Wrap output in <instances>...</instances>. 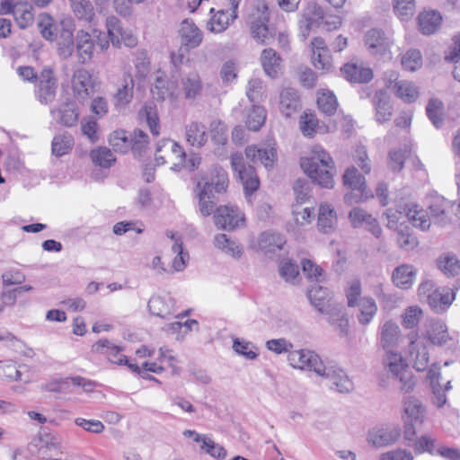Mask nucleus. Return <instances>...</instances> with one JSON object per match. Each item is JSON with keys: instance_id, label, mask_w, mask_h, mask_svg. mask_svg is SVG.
I'll list each match as a JSON object with an SVG mask.
<instances>
[{"instance_id": "a211bd4d", "label": "nucleus", "mask_w": 460, "mask_h": 460, "mask_svg": "<svg viewBox=\"0 0 460 460\" xmlns=\"http://www.w3.org/2000/svg\"><path fill=\"white\" fill-rule=\"evenodd\" d=\"M365 44L373 56H384L389 51L390 41L384 32L377 29L368 31L365 35Z\"/></svg>"}, {"instance_id": "864d4df0", "label": "nucleus", "mask_w": 460, "mask_h": 460, "mask_svg": "<svg viewBox=\"0 0 460 460\" xmlns=\"http://www.w3.org/2000/svg\"><path fill=\"white\" fill-rule=\"evenodd\" d=\"M266 111L263 107L253 105L246 115V126L250 130L257 131L264 124Z\"/></svg>"}, {"instance_id": "de8ad7c7", "label": "nucleus", "mask_w": 460, "mask_h": 460, "mask_svg": "<svg viewBox=\"0 0 460 460\" xmlns=\"http://www.w3.org/2000/svg\"><path fill=\"white\" fill-rule=\"evenodd\" d=\"M181 86L187 99L196 98L202 90V83L199 74L193 72L181 79Z\"/></svg>"}, {"instance_id": "58836bf2", "label": "nucleus", "mask_w": 460, "mask_h": 460, "mask_svg": "<svg viewBox=\"0 0 460 460\" xmlns=\"http://www.w3.org/2000/svg\"><path fill=\"white\" fill-rule=\"evenodd\" d=\"M426 114L431 123L440 128L444 124L445 106L442 101L438 98L429 99L426 106Z\"/></svg>"}, {"instance_id": "69168bd1", "label": "nucleus", "mask_w": 460, "mask_h": 460, "mask_svg": "<svg viewBox=\"0 0 460 460\" xmlns=\"http://www.w3.org/2000/svg\"><path fill=\"white\" fill-rule=\"evenodd\" d=\"M428 338L435 345L446 343L448 338L447 326L441 322H434L428 332Z\"/></svg>"}, {"instance_id": "6ab92c4d", "label": "nucleus", "mask_w": 460, "mask_h": 460, "mask_svg": "<svg viewBox=\"0 0 460 460\" xmlns=\"http://www.w3.org/2000/svg\"><path fill=\"white\" fill-rule=\"evenodd\" d=\"M397 212L404 214L415 227L427 230L430 226V217H428L427 212L420 208L419 205L413 202H408L403 206H400V210Z\"/></svg>"}, {"instance_id": "ddd939ff", "label": "nucleus", "mask_w": 460, "mask_h": 460, "mask_svg": "<svg viewBox=\"0 0 460 460\" xmlns=\"http://www.w3.org/2000/svg\"><path fill=\"white\" fill-rule=\"evenodd\" d=\"M181 43L186 50L199 47L203 40V32L193 21L185 19L179 29Z\"/></svg>"}, {"instance_id": "338daca9", "label": "nucleus", "mask_w": 460, "mask_h": 460, "mask_svg": "<svg viewBox=\"0 0 460 460\" xmlns=\"http://www.w3.org/2000/svg\"><path fill=\"white\" fill-rule=\"evenodd\" d=\"M106 27L108 37L114 47H120L119 34L122 33L123 28L120 21L114 15H111L106 19Z\"/></svg>"}, {"instance_id": "e2e57ef3", "label": "nucleus", "mask_w": 460, "mask_h": 460, "mask_svg": "<svg viewBox=\"0 0 460 460\" xmlns=\"http://www.w3.org/2000/svg\"><path fill=\"white\" fill-rule=\"evenodd\" d=\"M90 157L93 164L104 168L111 167L116 160L111 151L107 147L92 150Z\"/></svg>"}, {"instance_id": "f03ea898", "label": "nucleus", "mask_w": 460, "mask_h": 460, "mask_svg": "<svg viewBox=\"0 0 460 460\" xmlns=\"http://www.w3.org/2000/svg\"><path fill=\"white\" fill-rule=\"evenodd\" d=\"M227 186V173L221 167L213 168L209 175L203 176L198 181L196 188L199 199V210L204 217L213 212L215 193L225 192Z\"/></svg>"}, {"instance_id": "4d7b16f0", "label": "nucleus", "mask_w": 460, "mask_h": 460, "mask_svg": "<svg viewBox=\"0 0 460 460\" xmlns=\"http://www.w3.org/2000/svg\"><path fill=\"white\" fill-rule=\"evenodd\" d=\"M422 55L419 49H411L402 55L401 64L405 70L414 72L422 66Z\"/></svg>"}, {"instance_id": "1a4fd4ad", "label": "nucleus", "mask_w": 460, "mask_h": 460, "mask_svg": "<svg viewBox=\"0 0 460 460\" xmlns=\"http://www.w3.org/2000/svg\"><path fill=\"white\" fill-rule=\"evenodd\" d=\"M400 437V427L395 424H387L371 429L367 434V442L374 447H383L394 444Z\"/></svg>"}, {"instance_id": "e433bc0d", "label": "nucleus", "mask_w": 460, "mask_h": 460, "mask_svg": "<svg viewBox=\"0 0 460 460\" xmlns=\"http://www.w3.org/2000/svg\"><path fill=\"white\" fill-rule=\"evenodd\" d=\"M133 88L134 81L128 75L127 78H124L121 87H119L113 95V103L116 109L124 108L132 101Z\"/></svg>"}, {"instance_id": "f257e3e1", "label": "nucleus", "mask_w": 460, "mask_h": 460, "mask_svg": "<svg viewBox=\"0 0 460 460\" xmlns=\"http://www.w3.org/2000/svg\"><path fill=\"white\" fill-rule=\"evenodd\" d=\"M300 165L305 173L319 186L333 187L336 173L334 161L321 146H314L309 156L302 157Z\"/></svg>"}, {"instance_id": "49530a36", "label": "nucleus", "mask_w": 460, "mask_h": 460, "mask_svg": "<svg viewBox=\"0 0 460 460\" xmlns=\"http://www.w3.org/2000/svg\"><path fill=\"white\" fill-rule=\"evenodd\" d=\"M129 149L136 156H141L146 150L149 144V137L141 129H135L128 134Z\"/></svg>"}, {"instance_id": "cd10ccee", "label": "nucleus", "mask_w": 460, "mask_h": 460, "mask_svg": "<svg viewBox=\"0 0 460 460\" xmlns=\"http://www.w3.org/2000/svg\"><path fill=\"white\" fill-rule=\"evenodd\" d=\"M51 113L59 123L66 127L75 126L79 118L77 106L72 101L64 102L58 109L51 111Z\"/></svg>"}, {"instance_id": "473e14b6", "label": "nucleus", "mask_w": 460, "mask_h": 460, "mask_svg": "<svg viewBox=\"0 0 460 460\" xmlns=\"http://www.w3.org/2000/svg\"><path fill=\"white\" fill-rule=\"evenodd\" d=\"M315 17L322 18V10L315 3H312L307 7V13L299 21V31L303 40L308 37L312 27L316 23Z\"/></svg>"}, {"instance_id": "774afa93", "label": "nucleus", "mask_w": 460, "mask_h": 460, "mask_svg": "<svg viewBox=\"0 0 460 460\" xmlns=\"http://www.w3.org/2000/svg\"><path fill=\"white\" fill-rule=\"evenodd\" d=\"M209 132L216 145L224 146L227 143V128L221 120H213L209 126Z\"/></svg>"}, {"instance_id": "dca6fc26", "label": "nucleus", "mask_w": 460, "mask_h": 460, "mask_svg": "<svg viewBox=\"0 0 460 460\" xmlns=\"http://www.w3.org/2000/svg\"><path fill=\"white\" fill-rule=\"evenodd\" d=\"M92 350L104 355L111 363L117 365L128 364L127 357L121 353L123 348L113 344L107 339L96 341L93 345Z\"/></svg>"}, {"instance_id": "20e7f679", "label": "nucleus", "mask_w": 460, "mask_h": 460, "mask_svg": "<svg viewBox=\"0 0 460 460\" xmlns=\"http://www.w3.org/2000/svg\"><path fill=\"white\" fill-rule=\"evenodd\" d=\"M384 369L388 376L399 383L402 393L409 394L413 391L416 381L413 374L402 356L394 350H389L383 358Z\"/></svg>"}, {"instance_id": "a18cd8bd", "label": "nucleus", "mask_w": 460, "mask_h": 460, "mask_svg": "<svg viewBox=\"0 0 460 460\" xmlns=\"http://www.w3.org/2000/svg\"><path fill=\"white\" fill-rule=\"evenodd\" d=\"M356 306H358L359 314L358 315V320L362 325L368 324L377 312V305L371 297L360 298Z\"/></svg>"}, {"instance_id": "aec40b11", "label": "nucleus", "mask_w": 460, "mask_h": 460, "mask_svg": "<svg viewBox=\"0 0 460 460\" xmlns=\"http://www.w3.org/2000/svg\"><path fill=\"white\" fill-rule=\"evenodd\" d=\"M301 101L297 91L293 87L284 88L279 95V111L283 116L289 118L301 109Z\"/></svg>"}, {"instance_id": "bf43d9fd", "label": "nucleus", "mask_w": 460, "mask_h": 460, "mask_svg": "<svg viewBox=\"0 0 460 460\" xmlns=\"http://www.w3.org/2000/svg\"><path fill=\"white\" fill-rule=\"evenodd\" d=\"M343 183L346 187L353 190L367 189L365 178L355 167L346 170L343 175Z\"/></svg>"}, {"instance_id": "412c9836", "label": "nucleus", "mask_w": 460, "mask_h": 460, "mask_svg": "<svg viewBox=\"0 0 460 460\" xmlns=\"http://www.w3.org/2000/svg\"><path fill=\"white\" fill-rule=\"evenodd\" d=\"M441 22L440 13L434 10H424L417 17L418 30L426 36L436 33L440 28Z\"/></svg>"}, {"instance_id": "c756f323", "label": "nucleus", "mask_w": 460, "mask_h": 460, "mask_svg": "<svg viewBox=\"0 0 460 460\" xmlns=\"http://www.w3.org/2000/svg\"><path fill=\"white\" fill-rule=\"evenodd\" d=\"M308 298L314 308L323 314L326 307H330L331 296L327 288H323L319 283L314 284L307 292Z\"/></svg>"}, {"instance_id": "7ed1b4c3", "label": "nucleus", "mask_w": 460, "mask_h": 460, "mask_svg": "<svg viewBox=\"0 0 460 460\" xmlns=\"http://www.w3.org/2000/svg\"><path fill=\"white\" fill-rule=\"evenodd\" d=\"M270 13L264 0H258L248 16L247 23L252 39L261 45L272 43L275 31L269 27Z\"/></svg>"}, {"instance_id": "a19ab883", "label": "nucleus", "mask_w": 460, "mask_h": 460, "mask_svg": "<svg viewBox=\"0 0 460 460\" xmlns=\"http://www.w3.org/2000/svg\"><path fill=\"white\" fill-rule=\"evenodd\" d=\"M404 412L408 420L421 424L425 416V408L422 403L414 397H407L403 401Z\"/></svg>"}, {"instance_id": "4468645a", "label": "nucleus", "mask_w": 460, "mask_h": 460, "mask_svg": "<svg viewBox=\"0 0 460 460\" xmlns=\"http://www.w3.org/2000/svg\"><path fill=\"white\" fill-rule=\"evenodd\" d=\"M75 40L78 62L82 65L88 64L93 57L94 50V40L92 35L84 30H79L76 31Z\"/></svg>"}, {"instance_id": "bb28decb", "label": "nucleus", "mask_w": 460, "mask_h": 460, "mask_svg": "<svg viewBox=\"0 0 460 460\" xmlns=\"http://www.w3.org/2000/svg\"><path fill=\"white\" fill-rule=\"evenodd\" d=\"M285 243V237L275 232H264L260 234L258 240L259 248L265 255L276 253Z\"/></svg>"}, {"instance_id": "79ce46f5", "label": "nucleus", "mask_w": 460, "mask_h": 460, "mask_svg": "<svg viewBox=\"0 0 460 460\" xmlns=\"http://www.w3.org/2000/svg\"><path fill=\"white\" fill-rule=\"evenodd\" d=\"M166 235L174 240L172 251L176 253V256L172 261V267L176 271H182L186 267V262L189 261V253L183 252L182 241L180 237H175L172 231H167Z\"/></svg>"}, {"instance_id": "4c0bfd02", "label": "nucleus", "mask_w": 460, "mask_h": 460, "mask_svg": "<svg viewBox=\"0 0 460 460\" xmlns=\"http://www.w3.org/2000/svg\"><path fill=\"white\" fill-rule=\"evenodd\" d=\"M13 17L21 29L29 27L34 21L32 6L27 2L14 4Z\"/></svg>"}, {"instance_id": "9b49d317", "label": "nucleus", "mask_w": 460, "mask_h": 460, "mask_svg": "<svg viewBox=\"0 0 460 460\" xmlns=\"http://www.w3.org/2000/svg\"><path fill=\"white\" fill-rule=\"evenodd\" d=\"M349 220L354 228L365 227L376 237H379L382 234L377 220L361 208H353L349 213Z\"/></svg>"}, {"instance_id": "423d86ee", "label": "nucleus", "mask_w": 460, "mask_h": 460, "mask_svg": "<svg viewBox=\"0 0 460 460\" xmlns=\"http://www.w3.org/2000/svg\"><path fill=\"white\" fill-rule=\"evenodd\" d=\"M288 360L295 368L314 371L318 376L324 371V364L320 357L308 349H298L289 352Z\"/></svg>"}, {"instance_id": "b1692460", "label": "nucleus", "mask_w": 460, "mask_h": 460, "mask_svg": "<svg viewBox=\"0 0 460 460\" xmlns=\"http://www.w3.org/2000/svg\"><path fill=\"white\" fill-rule=\"evenodd\" d=\"M343 76L351 83L365 84L373 78V71L370 67L362 64L348 63L341 69Z\"/></svg>"}, {"instance_id": "13d9d810", "label": "nucleus", "mask_w": 460, "mask_h": 460, "mask_svg": "<svg viewBox=\"0 0 460 460\" xmlns=\"http://www.w3.org/2000/svg\"><path fill=\"white\" fill-rule=\"evenodd\" d=\"M319 110L327 116L333 115L338 108L336 96L329 91L323 92L317 98Z\"/></svg>"}, {"instance_id": "2eb2a0df", "label": "nucleus", "mask_w": 460, "mask_h": 460, "mask_svg": "<svg viewBox=\"0 0 460 460\" xmlns=\"http://www.w3.org/2000/svg\"><path fill=\"white\" fill-rule=\"evenodd\" d=\"M401 339V329L399 325L391 321H385L379 331V345L386 352L394 350L399 345Z\"/></svg>"}, {"instance_id": "f8f14e48", "label": "nucleus", "mask_w": 460, "mask_h": 460, "mask_svg": "<svg viewBox=\"0 0 460 460\" xmlns=\"http://www.w3.org/2000/svg\"><path fill=\"white\" fill-rule=\"evenodd\" d=\"M245 156L253 164H261L267 170H270L277 160V151L270 146H249L245 148Z\"/></svg>"}, {"instance_id": "7c9ffc66", "label": "nucleus", "mask_w": 460, "mask_h": 460, "mask_svg": "<svg viewBox=\"0 0 460 460\" xmlns=\"http://www.w3.org/2000/svg\"><path fill=\"white\" fill-rule=\"evenodd\" d=\"M455 299L454 292H445V289H435L428 294L427 303L436 313H442L452 304Z\"/></svg>"}, {"instance_id": "c85d7f7f", "label": "nucleus", "mask_w": 460, "mask_h": 460, "mask_svg": "<svg viewBox=\"0 0 460 460\" xmlns=\"http://www.w3.org/2000/svg\"><path fill=\"white\" fill-rule=\"evenodd\" d=\"M185 138L191 146L202 147L208 140L206 126L198 121H192L186 125Z\"/></svg>"}, {"instance_id": "f3484780", "label": "nucleus", "mask_w": 460, "mask_h": 460, "mask_svg": "<svg viewBox=\"0 0 460 460\" xmlns=\"http://www.w3.org/2000/svg\"><path fill=\"white\" fill-rule=\"evenodd\" d=\"M319 376L328 379L340 393H348L353 389V384L345 372L335 366L324 365V371H321Z\"/></svg>"}, {"instance_id": "5fc2aeb1", "label": "nucleus", "mask_w": 460, "mask_h": 460, "mask_svg": "<svg viewBox=\"0 0 460 460\" xmlns=\"http://www.w3.org/2000/svg\"><path fill=\"white\" fill-rule=\"evenodd\" d=\"M73 146V137L69 134H59L54 137L51 151L54 155L60 157L67 154Z\"/></svg>"}, {"instance_id": "2f4dec72", "label": "nucleus", "mask_w": 460, "mask_h": 460, "mask_svg": "<svg viewBox=\"0 0 460 460\" xmlns=\"http://www.w3.org/2000/svg\"><path fill=\"white\" fill-rule=\"evenodd\" d=\"M209 13L212 14V17L207 23V29L213 33L225 31L229 24L234 22L232 21V14L228 13L226 10L216 12L214 8H211Z\"/></svg>"}, {"instance_id": "3c124183", "label": "nucleus", "mask_w": 460, "mask_h": 460, "mask_svg": "<svg viewBox=\"0 0 460 460\" xmlns=\"http://www.w3.org/2000/svg\"><path fill=\"white\" fill-rule=\"evenodd\" d=\"M75 40L73 39L72 32L64 31L58 40V55L63 59L71 58L75 51Z\"/></svg>"}, {"instance_id": "6e6d98bb", "label": "nucleus", "mask_w": 460, "mask_h": 460, "mask_svg": "<svg viewBox=\"0 0 460 460\" xmlns=\"http://www.w3.org/2000/svg\"><path fill=\"white\" fill-rule=\"evenodd\" d=\"M163 146L165 151L169 152V159H176L177 162L172 164V169L173 171H180L183 167V161H185L186 154L182 150V147L173 141H164Z\"/></svg>"}, {"instance_id": "4be33fe9", "label": "nucleus", "mask_w": 460, "mask_h": 460, "mask_svg": "<svg viewBox=\"0 0 460 460\" xmlns=\"http://www.w3.org/2000/svg\"><path fill=\"white\" fill-rule=\"evenodd\" d=\"M148 308L152 314L166 319L175 312V300L169 295L154 296L148 301Z\"/></svg>"}, {"instance_id": "c9c22d12", "label": "nucleus", "mask_w": 460, "mask_h": 460, "mask_svg": "<svg viewBox=\"0 0 460 460\" xmlns=\"http://www.w3.org/2000/svg\"><path fill=\"white\" fill-rule=\"evenodd\" d=\"M74 15L86 23H91L95 16L93 5L90 0H73L69 2Z\"/></svg>"}, {"instance_id": "393cba45", "label": "nucleus", "mask_w": 460, "mask_h": 460, "mask_svg": "<svg viewBox=\"0 0 460 460\" xmlns=\"http://www.w3.org/2000/svg\"><path fill=\"white\" fill-rule=\"evenodd\" d=\"M260 62L265 74L271 77H278L282 67V59L277 51L271 48L264 49L260 57Z\"/></svg>"}, {"instance_id": "680f3d73", "label": "nucleus", "mask_w": 460, "mask_h": 460, "mask_svg": "<svg viewBox=\"0 0 460 460\" xmlns=\"http://www.w3.org/2000/svg\"><path fill=\"white\" fill-rule=\"evenodd\" d=\"M38 27L44 39L53 41L57 36V26L52 17L47 13L40 15Z\"/></svg>"}, {"instance_id": "5701e85b", "label": "nucleus", "mask_w": 460, "mask_h": 460, "mask_svg": "<svg viewBox=\"0 0 460 460\" xmlns=\"http://www.w3.org/2000/svg\"><path fill=\"white\" fill-rule=\"evenodd\" d=\"M416 335L411 336V342L409 345V354L411 360L413 362V367L420 372L424 371L429 366V353L423 342L415 339Z\"/></svg>"}, {"instance_id": "603ef678", "label": "nucleus", "mask_w": 460, "mask_h": 460, "mask_svg": "<svg viewBox=\"0 0 460 460\" xmlns=\"http://www.w3.org/2000/svg\"><path fill=\"white\" fill-rule=\"evenodd\" d=\"M394 94L405 102H412L419 96V91L413 83L402 80L397 83L396 89L394 91Z\"/></svg>"}, {"instance_id": "39448f33", "label": "nucleus", "mask_w": 460, "mask_h": 460, "mask_svg": "<svg viewBox=\"0 0 460 460\" xmlns=\"http://www.w3.org/2000/svg\"><path fill=\"white\" fill-rule=\"evenodd\" d=\"M233 170L238 174L245 193H253L259 189L260 181L252 165H246L241 153L233 154L231 156Z\"/></svg>"}, {"instance_id": "37998d69", "label": "nucleus", "mask_w": 460, "mask_h": 460, "mask_svg": "<svg viewBox=\"0 0 460 460\" xmlns=\"http://www.w3.org/2000/svg\"><path fill=\"white\" fill-rule=\"evenodd\" d=\"M453 205L443 198H436L430 203L429 208L435 224H445L447 222L448 209Z\"/></svg>"}, {"instance_id": "09e8293b", "label": "nucleus", "mask_w": 460, "mask_h": 460, "mask_svg": "<svg viewBox=\"0 0 460 460\" xmlns=\"http://www.w3.org/2000/svg\"><path fill=\"white\" fill-rule=\"evenodd\" d=\"M139 116L145 119L151 133L154 136H158L160 131L159 118L156 111V107L154 103L146 104L140 111Z\"/></svg>"}, {"instance_id": "0e129e2a", "label": "nucleus", "mask_w": 460, "mask_h": 460, "mask_svg": "<svg viewBox=\"0 0 460 460\" xmlns=\"http://www.w3.org/2000/svg\"><path fill=\"white\" fill-rule=\"evenodd\" d=\"M393 8L401 20L410 19L416 8L415 0H393Z\"/></svg>"}, {"instance_id": "72a5a7b5", "label": "nucleus", "mask_w": 460, "mask_h": 460, "mask_svg": "<svg viewBox=\"0 0 460 460\" xmlns=\"http://www.w3.org/2000/svg\"><path fill=\"white\" fill-rule=\"evenodd\" d=\"M337 225V217L334 208L329 204H322L319 208L318 228L328 234L334 230Z\"/></svg>"}, {"instance_id": "c03bdc74", "label": "nucleus", "mask_w": 460, "mask_h": 460, "mask_svg": "<svg viewBox=\"0 0 460 460\" xmlns=\"http://www.w3.org/2000/svg\"><path fill=\"white\" fill-rule=\"evenodd\" d=\"M214 244L234 258H240L243 254V247L237 242L229 239L225 234H217L214 238Z\"/></svg>"}, {"instance_id": "a878e982", "label": "nucleus", "mask_w": 460, "mask_h": 460, "mask_svg": "<svg viewBox=\"0 0 460 460\" xmlns=\"http://www.w3.org/2000/svg\"><path fill=\"white\" fill-rule=\"evenodd\" d=\"M373 105L375 107V119L378 123L389 121L393 115V106L390 103V98L383 91H377L373 97Z\"/></svg>"}, {"instance_id": "9d476101", "label": "nucleus", "mask_w": 460, "mask_h": 460, "mask_svg": "<svg viewBox=\"0 0 460 460\" xmlns=\"http://www.w3.org/2000/svg\"><path fill=\"white\" fill-rule=\"evenodd\" d=\"M214 222L220 229L233 230L244 222V217L236 207L221 206L215 212Z\"/></svg>"}, {"instance_id": "ea45409f", "label": "nucleus", "mask_w": 460, "mask_h": 460, "mask_svg": "<svg viewBox=\"0 0 460 460\" xmlns=\"http://www.w3.org/2000/svg\"><path fill=\"white\" fill-rule=\"evenodd\" d=\"M438 269L447 276L460 274V260L452 252H445L437 259Z\"/></svg>"}, {"instance_id": "8fccbe9b", "label": "nucleus", "mask_w": 460, "mask_h": 460, "mask_svg": "<svg viewBox=\"0 0 460 460\" xmlns=\"http://www.w3.org/2000/svg\"><path fill=\"white\" fill-rule=\"evenodd\" d=\"M265 92L266 85L261 79L255 77L249 80L246 95L250 102L253 103L262 102L266 97Z\"/></svg>"}, {"instance_id": "052dcab7", "label": "nucleus", "mask_w": 460, "mask_h": 460, "mask_svg": "<svg viewBox=\"0 0 460 460\" xmlns=\"http://www.w3.org/2000/svg\"><path fill=\"white\" fill-rule=\"evenodd\" d=\"M128 134L125 130H115L110 135L109 143L113 150L125 154L129 150Z\"/></svg>"}, {"instance_id": "f704fd0d", "label": "nucleus", "mask_w": 460, "mask_h": 460, "mask_svg": "<svg viewBox=\"0 0 460 460\" xmlns=\"http://www.w3.org/2000/svg\"><path fill=\"white\" fill-rule=\"evenodd\" d=\"M416 271L411 265H401L393 273L394 285L402 289L410 288L415 280Z\"/></svg>"}, {"instance_id": "6e6552de", "label": "nucleus", "mask_w": 460, "mask_h": 460, "mask_svg": "<svg viewBox=\"0 0 460 460\" xmlns=\"http://www.w3.org/2000/svg\"><path fill=\"white\" fill-rule=\"evenodd\" d=\"M71 83L74 94L79 102H84L93 95L94 81L87 69H76L73 74Z\"/></svg>"}, {"instance_id": "0eeeda50", "label": "nucleus", "mask_w": 460, "mask_h": 460, "mask_svg": "<svg viewBox=\"0 0 460 460\" xmlns=\"http://www.w3.org/2000/svg\"><path fill=\"white\" fill-rule=\"evenodd\" d=\"M58 80L50 67H44L39 76L35 95L41 104H49L55 100Z\"/></svg>"}]
</instances>
